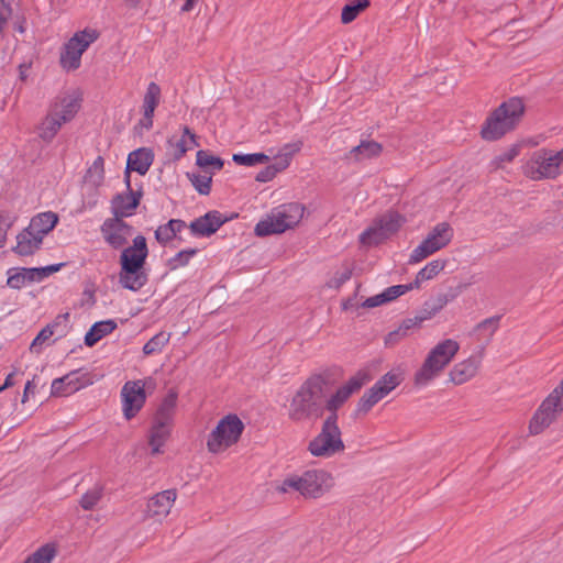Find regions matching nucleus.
I'll list each match as a JSON object with an SVG mask.
<instances>
[{"label":"nucleus","mask_w":563,"mask_h":563,"mask_svg":"<svg viewBox=\"0 0 563 563\" xmlns=\"http://www.w3.org/2000/svg\"><path fill=\"white\" fill-rule=\"evenodd\" d=\"M335 486L334 476L324 468H310L287 474L275 483L278 494H297L305 499H319L329 494Z\"/></svg>","instance_id":"nucleus-1"},{"label":"nucleus","mask_w":563,"mask_h":563,"mask_svg":"<svg viewBox=\"0 0 563 563\" xmlns=\"http://www.w3.org/2000/svg\"><path fill=\"white\" fill-rule=\"evenodd\" d=\"M324 396V382L320 376L307 379L294 395L288 417L295 422L317 420L322 416V399Z\"/></svg>","instance_id":"nucleus-2"},{"label":"nucleus","mask_w":563,"mask_h":563,"mask_svg":"<svg viewBox=\"0 0 563 563\" xmlns=\"http://www.w3.org/2000/svg\"><path fill=\"white\" fill-rule=\"evenodd\" d=\"M460 351L454 339H444L434 344L426 354L421 365L413 374V384L426 387L440 377Z\"/></svg>","instance_id":"nucleus-3"},{"label":"nucleus","mask_w":563,"mask_h":563,"mask_svg":"<svg viewBox=\"0 0 563 563\" xmlns=\"http://www.w3.org/2000/svg\"><path fill=\"white\" fill-rule=\"evenodd\" d=\"M525 103L521 98L512 97L497 107L485 120L481 136L485 141H497L514 131L525 114Z\"/></svg>","instance_id":"nucleus-4"},{"label":"nucleus","mask_w":563,"mask_h":563,"mask_svg":"<svg viewBox=\"0 0 563 563\" xmlns=\"http://www.w3.org/2000/svg\"><path fill=\"white\" fill-rule=\"evenodd\" d=\"M305 211V206L299 202L280 205L257 222L254 232L257 236H267L292 230L303 219Z\"/></svg>","instance_id":"nucleus-5"},{"label":"nucleus","mask_w":563,"mask_h":563,"mask_svg":"<svg viewBox=\"0 0 563 563\" xmlns=\"http://www.w3.org/2000/svg\"><path fill=\"white\" fill-rule=\"evenodd\" d=\"M344 451L345 444L338 426V416L330 415L323 421L320 431L308 442L307 452L313 457L327 460Z\"/></svg>","instance_id":"nucleus-6"},{"label":"nucleus","mask_w":563,"mask_h":563,"mask_svg":"<svg viewBox=\"0 0 563 563\" xmlns=\"http://www.w3.org/2000/svg\"><path fill=\"white\" fill-rule=\"evenodd\" d=\"M522 174L533 181L558 178L563 174V147L533 152L522 165Z\"/></svg>","instance_id":"nucleus-7"},{"label":"nucleus","mask_w":563,"mask_h":563,"mask_svg":"<svg viewBox=\"0 0 563 563\" xmlns=\"http://www.w3.org/2000/svg\"><path fill=\"white\" fill-rule=\"evenodd\" d=\"M176 404L177 394L170 391L164 398L155 413L154 422L148 434V444L153 455L163 452V446L170 437Z\"/></svg>","instance_id":"nucleus-8"},{"label":"nucleus","mask_w":563,"mask_h":563,"mask_svg":"<svg viewBox=\"0 0 563 563\" xmlns=\"http://www.w3.org/2000/svg\"><path fill=\"white\" fill-rule=\"evenodd\" d=\"M244 430V423L236 415H227L219 420L207 439V449L212 454H220L236 444Z\"/></svg>","instance_id":"nucleus-9"},{"label":"nucleus","mask_w":563,"mask_h":563,"mask_svg":"<svg viewBox=\"0 0 563 563\" xmlns=\"http://www.w3.org/2000/svg\"><path fill=\"white\" fill-rule=\"evenodd\" d=\"M563 412V377L559 385L543 399L529 422L532 435L542 433Z\"/></svg>","instance_id":"nucleus-10"},{"label":"nucleus","mask_w":563,"mask_h":563,"mask_svg":"<svg viewBox=\"0 0 563 563\" xmlns=\"http://www.w3.org/2000/svg\"><path fill=\"white\" fill-rule=\"evenodd\" d=\"M99 37V32L91 27L77 31L63 46L59 64L66 71H74L81 65V56Z\"/></svg>","instance_id":"nucleus-11"},{"label":"nucleus","mask_w":563,"mask_h":563,"mask_svg":"<svg viewBox=\"0 0 563 563\" xmlns=\"http://www.w3.org/2000/svg\"><path fill=\"white\" fill-rule=\"evenodd\" d=\"M404 380L400 369H391L382 376L357 402V412L367 413L376 404L388 396Z\"/></svg>","instance_id":"nucleus-12"},{"label":"nucleus","mask_w":563,"mask_h":563,"mask_svg":"<svg viewBox=\"0 0 563 563\" xmlns=\"http://www.w3.org/2000/svg\"><path fill=\"white\" fill-rule=\"evenodd\" d=\"M453 238V229L446 222L438 223L421 243L413 249L409 264H418L435 252L444 249Z\"/></svg>","instance_id":"nucleus-13"},{"label":"nucleus","mask_w":563,"mask_h":563,"mask_svg":"<svg viewBox=\"0 0 563 563\" xmlns=\"http://www.w3.org/2000/svg\"><path fill=\"white\" fill-rule=\"evenodd\" d=\"M154 387L152 378L126 382L121 390L122 410L130 420L143 408L146 395L145 388Z\"/></svg>","instance_id":"nucleus-14"},{"label":"nucleus","mask_w":563,"mask_h":563,"mask_svg":"<svg viewBox=\"0 0 563 563\" xmlns=\"http://www.w3.org/2000/svg\"><path fill=\"white\" fill-rule=\"evenodd\" d=\"M301 147V141H295L283 145L274 156V163L258 172L255 180L258 183H268L273 180L279 173H283L290 166L292 158L300 152Z\"/></svg>","instance_id":"nucleus-15"},{"label":"nucleus","mask_w":563,"mask_h":563,"mask_svg":"<svg viewBox=\"0 0 563 563\" xmlns=\"http://www.w3.org/2000/svg\"><path fill=\"white\" fill-rule=\"evenodd\" d=\"M81 93L73 90L58 95L49 103L48 112L63 124L71 122L81 109Z\"/></svg>","instance_id":"nucleus-16"},{"label":"nucleus","mask_w":563,"mask_h":563,"mask_svg":"<svg viewBox=\"0 0 563 563\" xmlns=\"http://www.w3.org/2000/svg\"><path fill=\"white\" fill-rule=\"evenodd\" d=\"M97 376L89 372L75 371L56 378L52 383L51 394L56 397L71 395L87 386L92 385Z\"/></svg>","instance_id":"nucleus-17"},{"label":"nucleus","mask_w":563,"mask_h":563,"mask_svg":"<svg viewBox=\"0 0 563 563\" xmlns=\"http://www.w3.org/2000/svg\"><path fill=\"white\" fill-rule=\"evenodd\" d=\"M177 496L178 494L175 488L154 494L146 501L144 516L147 519L162 523L170 514Z\"/></svg>","instance_id":"nucleus-18"},{"label":"nucleus","mask_w":563,"mask_h":563,"mask_svg":"<svg viewBox=\"0 0 563 563\" xmlns=\"http://www.w3.org/2000/svg\"><path fill=\"white\" fill-rule=\"evenodd\" d=\"M62 264L33 268H11L8 271L7 285L12 289H21L27 284L42 282L49 275L58 272Z\"/></svg>","instance_id":"nucleus-19"},{"label":"nucleus","mask_w":563,"mask_h":563,"mask_svg":"<svg viewBox=\"0 0 563 563\" xmlns=\"http://www.w3.org/2000/svg\"><path fill=\"white\" fill-rule=\"evenodd\" d=\"M161 100H162L161 87L156 82L151 81L147 85L146 90L143 95L142 106H141L142 117L140 118V120L137 121V123L135 125V130L139 133L150 131L153 128L155 110L159 106Z\"/></svg>","instance_id":"nucleus-20"},{"label":"nucleus","mask_w":563,"mask_h":563,"mask_svg":"<svg viewBox=\"0 0 563 563\" xmlns=\"http://www.w3.org/2000/svg\"><path fill=\"white\" fill-rule=\"evenodd\" d=\"M368 379L369 378L366 373L358 372L338 388L325 404L327 409L332 412L331 415L335 413V411L342 407L354 393L358 391L368 382Z\"/></svg>","instance_id":"nucleus-21"},{"label":"nucleus","mask_w":563,"mask_h":563,"mask_svg":"<svg viewBox=\"0 0 563 563\" xmlns=\"http://www.w3.org/2000/svg\"><path fill=\"white\" fill-rule=\"evenodd\" d=\"M104 241L113 249L122 247L132 235V228L122 218L107 219L101 225Z\"/></svg>","instance_id":"nucleus-22"},{"label":"nucleus","mask_w":563,"mask_h":563,"mask_svg":"<svg viewBox=\"0 0 563 563\" xmlns=\"http://www.w3.org/2000/svg\"><path fill=\"white\" fill-rule=\"evenodd\" d=\"M154 161V153L148 147H140L128 155L126 170L124 173V181L126 187L130 186V173L136 172L145 175Z\"/></svg>","instance_id":"nucleus-23"},{"label":"nucleus","mask_w":563,"mask_h":563,"mask_svg":"<svg viewBox=\"0 0 563 563\" xmlns=\"http://www.w3.org/2000/svg\"><path fill=\"white\" fill-rule=\"evenodd\" d=\"M481 367V356L472 355L456 363L450 371V380L455 385H462L476 376Z\"/></svg>","instance_id":"nucleus-24"},{"label":"nucleus","mask_w":563,"mask_h":563,"mask_svg":"<svg viewBox=\"0 0 563 563\" xmlns=\"http://www.w3.org/2000/svg\"><path fill=\"white\" fill-rule=\"evenodd\" d=\"M126 188V194H120L112 200V212L119 218L132 216L142 197L141 191H133L131 189V185Z\"/></svg>","instance_id":"nucleus-25"},{"label":"nucleus","mask_w":563,"mask_h":563,"mask_svg":"<svg viewBox=\"0 0 563 563\" xmlns=\"http://www.w3.org/2000/svg\"><path fill=\"white\" fill-rule=\"evenodd\" d=\"M119 282L123 288L136 291L147 283L144 266L121 265Z\"/></svg>","instance_id":"nucleus-26"},{"label":"nucleus","mask_w":563,"mask_h":563,"mask_svg":"<svg viewBox=\"0 0 563 563\" xmlns=\"http://www.w3.org/2000/svg\"><path fill=\"white\" fill-rule=\"evenodd\" d=\"M146 240L137 235L133 240V245L124 249L120 256V265L144 266L147 257Z\"/></svg>","instance_id":"nucleus-27"},{"label":"nucleus","mask_w":563,"mask_h":563,"mask_svg":"<svg viewBox=\"0 0 563 563\" xmlns=\"http://www.w3.org/2000/svg\"><path fill=\"white\" fill-rule=\"evenodd\" d=\"M222 214L218 211H210L190 223V230L195 235L209 236L213 234L223 223Z\"/></svg>","instance_id":"nucleus-28"},{"label":"nucleus","mask_w":563,"mask_h":563,"mask_svg":"<svg viewBox=\"0 0 563 563\" xmlns=\"http://www.w3.org/2000/svg\"><path fill=\"white\" fill-rule=\"evenodd\" d=\"M382 150V145L375 141H363L345 154V161L355 164L372 159L379 156Z\"/></svg>","instance_id":"nucleus-29"},{"label":"nucleus","mask_w":563,"mask_h":563,"mask_svg":"<svg viewBox=\"0 0 563 563\" xmlns=\"http://www.w3.org/2000/svg\"><path fill=\"white\" fill-rule=\"evenodd\" d=\"M42 241L43 240L40 238V235L35 234L33 231H31V228L27 227L20 234H18L14 252L22 256L31 255L40 249Z\"/></svg>","instance_id":"nucleus-30"},{"label":"nucleus","mask_w":563,"mask_h":563,"mask_svg":"<svg viewBox=\"0 0 563 563\" xmlns=\"http://www.w3.org/2000/svg\"><path fill=\"white\" fill-rule=\"evenodd\" d=\"M448 261L443 258H437L424 265L416 275L413 282H411L415 289H420L422 284L434 279L446 267Z\"/></svg>","instance_id":"nucleus-31"},{"label":"nucleus","mask_w":563,"mask_h":563,"mask_svg":"<svg viewBox=\"0 0 563 563\" xmlns=\"http://www.w3.org/2000/svg\"><path fill=\"white\" fill-rule=\"evenodd\" d=\"M421 328V324L419 323V319L407 318L402 320V322L398 325L397 329L394 331H390L385 336V345L386 346H395L398 344L401 340L406 339L411 334V332L419 330Z\"/></svg>","instance_id":"nucleus-32"},{"label":"nucleus","mask_w":563,"mask_h":563,"mask_svg":"<svg viewBox=\"0 0 563 563\" xmlns=\"http://www.w3.org/2000/svg\"><path fill=\"white\" fill-rule=\"evenodd\" d=\"M63 125L64 124L59 120H57L52 113L47 111L44 118L36 125L35 131L42 141L51 143L58 134Z\"/></svg>","instance_id":"nucleus-33"},{"label":"nucleus","mask_w":563,"mask_h":563,"mask_svg":"<svg viewBox=\"0 0 563 563\" xmlns=\"http://www.w3.org/2000/svg\"><path fill=\"white\" fill-rule=\"evenodd\" d=\"M169 145L173 148V157L180 159L188 151L198 146L196 134L190 131L189 128L184 126L183 135L179 140H170Z\"/></svg>","instance_id":"nucleus-34"},{"label":"nucleus","mask_w":563,"mask_h":563,"mask_svg":"<svg viewBox=\"0 0 563 563\" xmlns=\"http://www.w3.org/2000/svg\"><path fill=\"white\" fill-rule=\"evenodd\" d=\"M58 221L57 216L54 212H43L34 217L29 227L31 231L43 238L51 232Z\"/></svg>","instance_id":"nucleus-35"},{"label":"nucleus","mask_w":563,"mask_h":563,"mask_svg":"<svg viewBox=\"0 0 563 563\" xmlns=\"http://www.w3.org/2000/svg\"><path fill=\"white\" fill-rule=\"evenodd\" d=\"M117 328L113 320L96 322L85 335V344L93 346L99 340L111 333Z\"/></svg>","instance_id":"nucleus-36"},{"label":"nucleus","mask_w":563,"mask_h":563,"mask_svg":"<svg viewBox=\"0 0 563 563\" xmlns=\"http://www.w3.org/2000/svg\"><path fill=\"white\" fill-rule=\"evenodd\" d=\"M186 223L179 219H172L166 224L159 225L155 231V238L161 244H166L177 236Z\"/></svg>","instance_id":"nucleus-37"},{"label":"nucleus","mask_w":563,"mask_h":563,"mask_svg":"<svg viewBox=\"0 0 563 563\" xmlns=\"http://www.w3.org/2000/svg\"><path fill=\"white\" fill-rule=\"evenodd\" d=\"M448 305V298L445 295H439L432 301H426L423 305V309L419 314L415 316L416 319H419V323H422L427 320L432 319L435 314H438L445 306Z\"/></svg>","instance_id":"nucleus-38"},{"label":"nucleus","mask_w":563,"mask_h":563,"mask_svg":"<svg viewBox=\"0 0 563 563\" xmlns=\"http://www.w3.org/2000/svg\"><path fill=\"white\" fill-rule=\"evenodd\" d=\"M384 232L389 236L399 231L406 222L405 217L396 211H389L376 220Z\"/></svg>","instance_id":"nucleus-39"},{"label":"nucleus","mask_w":563,"mask_h":563,"mask_svg":"<svg viewBox=\"0 0 563 563\" xmlns=\"http://www.w3.org/2000/svg\"><path fill=\"white\" fill-rule=\"evenodd\" d=\"M57 555V547L46 543L31 553L23 563H52Z\"/></svg>","instance_id":"nucleus-40"},{"label":"nucleus","mask_w":563,"mask_h":563,"mask_svg":"<svg viewBox=\"0 0 563 563\" xmlns=\"http://www.w3.org/2000/svg\"><path fill=\"white\" fill-rule=\"evenodd\" d=\"M371 5L369 0H353L345 4L341 11V22L343 24H350L353 22L362 12H364Z\"/></svg>","instance_id":"nucleus-41"},{"label":"nucleus","mask_w":563,"mask_h":563,"mask_svg":"<svg viewBox=\"0 0 563 563\" xmlns=\"http://www.w3.org/2000/svg\"><path fill=\"white\" fill-rule=\"evenodd\" d=\"M213 173L209 170H203L202 173H188L187 177L189 178L191 185L200 195H209L211 190Z\"/></svg>","instance_id":"nucleus-42"},{"label":"nucleus","mask_w":563,"mask_h":563,"mask_svg":"<svg viewBox=\"0 0 563 563\" xmlns=\"http://www.w3.org/2000/svg\"><path fill=\"white\" fill-rule=\"evenodd\" d=\"M521 151L520 144H512L500 154L496 155L492 162L490 167L493 170L503 169L507 164H510Z\"/></svg>","instance_id":"nucleus-43"},{"label":"nucleus","mask_w":563,"mask_h":563,"mask_svg":"<svg viewBox=\"0 0 563 563\" xmlns=\"http://www.w3.org/2000/svg\"><path fill=\"white\" fill-rule=\"evenodd\" d=\"M386 239H388V235L377 221L360 235V242L366 246L377 245Z\"/></svg>","instance_id":"nucleus-44"},{"label":"nucleus","mask_w":563,"mask_h":563,"mask_svg":"<svg viewBox=\"0 0 563 563\" xmlns=\"http://www.w3.org/2000/svg\"><path fill=\"white\" fill-rule=\"evenodd\" d=\"M196 163L203 170H209L213 174L214 172L221 170L223 167V161L220 157L214 156L203 150L197 152Z\"/></svg>","instance_id":"nucleus-45"},{"label":"nucleus","mask_w":563,"mask_h":563,"mask_svg":"<svg viewBox=\"0 0 563 563\" xmlns=\"http://www.w3.org/2000/svg\"><path fill=\"white\" fill-rule=\"evenodd\" d=\"M104 179V161L98 156L88 168L85 180L93 187H98Z\"/></svg>","instance_id":"nucleus-46"},{"label":"nucleus","mask_w":563,"mask_h":563,"mask_svg":"<svg viewBox=\"0 0 563 563\" xmlns=\"http://www.w3.org/2000/svg\"><path fill=\"white\" fill-rule=\"evenodd\" d=\"M169 340L170 333L161 331L144 344L143 353L145 355L161 353L163 349L168 344Z\"/></svg>","instance_id":"nucleus-47"},{"label":"nucleus","mask_w":563,"mask_h":563,"mask_svg":"<svg viewBox=\"0 0 563 563\" xmlns=\"http://www.w3.org/2000/svg\"><path fill=\"white\" fill-rule=\"evenodd\" d=\"M269 156L264 153L253 154H233L232 159L235 164L242 166H255L265 164L269 161Z\"/></svg>","instance_id":"nucleus-48"},{"label":"nucleus","mask_w":563,"mask_h":563,"mask_svg":"<svg viewBox=\"0 0 563 563\" xmlns=\"http://www.w3.org/2000/svg\"><path fill=\"white\" fill-rule=\"evenodd\" d=\"M54 335L51 328L44 327L38 334L34 338L30 345V351L35 354H40L45 344H48L51 338Z\"/></svg>","instance_id":"nucleus-49"},{"label":"nucleus","mask_w":563,"mask_h":563,"mask_svg":"<svg viewBox=\"0 0 563 563\" xmlns=\"http://www.w3.org/2000/svg\"><path fill=\"white\" fill-rule=\"evenodd\" d=\"M15 219L16 217L11 212L4 210L0 211V247L4 245L8 230L15 222Z\"/></svg>","instance_id":"nucleus-50"},{"label":"nucleus","mask_w":563,"mask_h":563,"mask_svg":"<svg viewBox=\"0 0 563 563\" xmlns=\"http://www.w3.org/2000/svg\"><path fill=\"white\" fill-rule=\"evenodd\" d=\"M413 289L415 288L411 283L407 284V285H395V286H390V287L386 288L382 292V297H385L386 302H390Z\"/></svg>","instance_id":"nucleus-51"},{"label":"nucleus","mask_w":563,"mask_h":563,"mask_svg":"<svg viewBox=\"0 0 563 563\" xmlns=\"http://www.w3.org/2000/svg\"><path fill=\"white\" fill-rule=\"evenodd\" d=\"M69 312L58 314L52 323L47 324V328H51L54 334H58L59 336L64 335L69 327Z\"/></svg>","instance_id":"nucleus-52"},{"label":"nucleus","mask_w":563,"mask_h":563,"mask_svg":"<svg viewBox=\"0 0 563 563\" xmlns=\"http://www.w3.org/2000/svg\"><path fill=\"white\" fill-rule=\"evenodd\" d=\"M101 498V490L99 488H93L88 490L80 499V506L85 510L92 509Z\"/></svg>","instance_id":"nucleus-53"},{"label":"nucleus","mask_w":563,"mask_h":563,"mask_svg":"<svg viewBox=\"0 0 563 563\" xmlns=\"http://www.w3.org/2000/svg\"><path fill=\"white\" fill-rule=\"evenodd\" d=\"M196 253H197L196 249H188V250H184V251L178 252L170 260L172 268L175 269V268L183 267V266L187 265L188 262L190 261V258L196 255Z\"/></svg>","instance_id":"nucleus-54"},{"label":"nucleus","mask_w":563,"mask_h":563,"mask_svg":"<svg viewBox=\"0 0 563 563\" xmlns=\"http://www.w3.org/2000/svg\"><path fill=\"white\" fill-rule=\"evenodd\" d=\"M383 303H386V300H385V297H382V292L378 294V295H375V296H372L369 298H367L364 302H363V306L366 307V308H374V307H378Z\"/></svg>","instance_id":"nucleus-55"},{"label":"nucleus","mask_w":563,"mask_h":563,"mask_svg":"<svg viewBox=\"0 0 563 563\" xmlns=\"http://www.w3.org/2000/svg\"><path fill=\"white\" fill-rule=\"evenodd\" d=\"M34 391H35V384H34V382L33 380L26 382L25 387H24V391H23L22 402L23 404L26 402L27 399H29V396L31 394H34Z\"/></svg>","instance_id":"nucleus-56"},{"label":"nucleus","mask_w":563,"mask_h":563,"mask_svg":"<svg viewBox=\"0 0 563 563\" xmlns=\"http://www.w3.org/2000/svg\"><path fill=\"white\" fill-rule=\"evenodd\" d=\"M486 327H490L492 331L494 332L496 330V327H497L496 321L493 320V319H486L482 323L478 324L479 329H483V328H486Z\"/></svg>","instance_id":"nucleus-57"},{"label":"nucleus","mask_w":563,"mask_h":563,"mask_svg":"<svg viewBox=\"0 0 563 563\" xmlns=\"http://www.w3.org/2000/svg\"><path fill=\"white\" fill-rule=\"evenodd\" d=\"M196 1L197 0H185V3L180 9L181 12H190L195 8Z\"/></svg>","instance_id":"nucleus-58"},{"label":"nucleus","mask_w":563,"mask_h":563,"mask_svg":"<svg viewBox=\"0 0 563 563\" xmlns=\"http://www.w3.org/2000/svg\"><path fill=\"white\" fill-rule=\"evenodd\" d=\"M15 373H16V369H14L12 373H10V374L5 377V380H4V384H3V387L9 388V387H12V386L14 385L13 376L15 375Z\"/></svg>","instance_id":"nucleus-59"},{"label":"nucleus","mask_w":563,"mask_h":563,"mask_svg":"<svg viewBox=\"0 0 563 563\" xmlns=\"http://www.w3.org/2000/svg\"><path fill=\"white\" fill-rule=\"evenodd\" d=\"M351 277V271L349 268H346L340 276L339 278V283L338 285L340 284H343L344 282H346L347 279H350Z\"/></svg>","instance_id":"nucleus-60"},{"label":"nucleus","mask_w":563,"mask_h":563,"mask_svg":"<svg viewBox=\"0 0 563 563\" xmlns=\"http://www.w3.org/2000/svg\"><path fill=\"white\" fill-rule=\"evenodd\" d=\"M16 30H18L20 33H23V32L25 31V27H24V25H23V24H19V25L16 26Z\"/></svg>","instance_id":"nucleus-61"},{"label":"nucleus","mask_w":563,"mask_h":563,"mask_svg":"<svg viewBox=\"0 0 563 563\" xmlns=\"http://www.w3.org/2000/svg\"><path fill=\"white\" fill-rule=\"evenodd\" d=\"M4 389H7V388H5V387H3V385H2V386H0V393H1V391H3Z\"/></svg>","instance_id":"nucleus-62"}]
</instances>
